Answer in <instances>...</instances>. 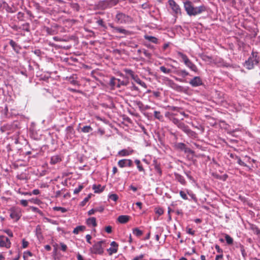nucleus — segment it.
I'll use <instances>...</instances> for the list:
<instances>
[{
  "label": "nucleus",
  "mask_w": 260,
  "mask_h": 260,
  "mask_svg": "<svg viewBox=\"0 0 260 260\" xmlns=\"http://www.w3.org/2000/svg\"><path fill=\"white\" fill-rule=\"evenodd\" d=\"M87 224L88 225L95 226L96 225V218L95 217H91L87 219Z\"/></svg>",
  "instance_id": "c85d7f7f"
},
{
  "label": "nucleus",
  "mask_w": 260,
  "mask_h": 260,
  "mask_svg": "<svg viewBox=\"0 0 260 260\" xmlns=\"http://www.w3.org/2000/svg\"><path fill=\"white\" fill-rule=\"evenodd\" d=\"M115 31L119 32L120 34H123V35H127L128 34V31L126 30V29L120 28V27H115Z\"/></svg>",
  "instance_id": "f704fd0d"
},
{
  "label": "nucleus",
  "mask_w": 260,
  "mask_h": 260,
  "mask_svg": "<svg viewBox=\"0 0 260 260\" xmlns=\"http://www.w3.org/2000/svg\"><path fill=\"white\" fill-rule=\"evenodd\" d=\"M177 55L182 59L186 67L195 73L198 72V69L197 67L188 58L186 54L178 51L177 52Z\"/></svg>",
  "instance_id": "7ed1b4c3"
},
{
  "label": "nucleus",
  "mask_w": 260,
  "mask_h": 260,
  "mask_svg": "<svg viewBox=\"0 0 260 260\" xmlns=\"http://www.w3.org/2000/svg\"><path fill=\"white\" fill-rule=\"evenodd\" d=\"M135 162L137 165V168L139 172H143L144 174L145 173V170L144 169L142 165L141 164L140 160L139 159H135Z\"/></svg>",
  "instance_id": "cd10ccee"
},
{
  "label": "nucleus",
  "mask_w": 260,
  "mask_h": 260,
  "mask_svg": "<svg viewBox=\"0 0 260 260\" xmlns=\"http://www.w3.org/2000/svg\"><path fill=\"white\" fill-rule=\"evenodd\" d=\"M36 235L39 241H42L43 240L44 237L43 236L42 233V229L41 226L38 225L36 226Z\"/></svg>",
  "instance_id": "aec40b11"
},
{
  "label": "nucleus",
  "mask_w": 260,
  "mask_h": 260,
  "mask_svg": "<svg viewBox=\"0 0 260 260\" xmlns=\"http://www.w3.org/2000/svg\"><path fill=\"white\" fill-rule=\"evenodd\" d=\"M106 244V241L102 240L95 243L91 248V251L92 253L102 254L104 252L103 244ZM104 245V247H105Z\"/></svg>",
  "instance_id": "0eeeda50"
},
{
  "label": "nucleus",
  "mask_w": 260,
  "mask_h": 260,
  "mask_svg": "<svg viewBox=\"0 0 260 260\" xmlns=\"http://www.w3.org/2000/svg\"><path fill=\"white\" fill-rule=\"evenodd\" d=\"M235 159L237 160V163L241 166H247L246 164L243 162V161H242V160L241 159V158H240L239 156H235Z\"/></svg>",
  "instance_id": "c03bdc74"
},
{
  "label": "nucleus",
  "mask_w": 260,
  "mask_h": 260,
  "mask_svg": "<svg viewBox=\"0 0 260 260\" xmlns=\"http://www.w3.org/2000/svg\"><path fill=\"white\" fill-rule=\"evenodd\" d=\"M215 63L217 64L218 67H231V66L230 63L226 62L222 58H217L215 59Z\"/></svg>",
  "instance_id": "a211bd4d"
},
{
  "label": "nucleus",
  "mask_w": 260,
  "mask_h": 260,
  "mask_svg": "<svg viewBox=\"0 0 260 260\" xmlns=\"http://www.w3.org/2000/svg\"><path fill=\"white\" fill-rule=\"evenodd\" d=\"M54 210L55 211H59L61 213H65L67 211V209L65 208L61 207H54L53 208Z\"/></svg>",
  "instance_id": "de8ad7c7"
},
{
  "label": "nucleus",
  "mask_w": 260,
  "mask_h": 260,
  "mask_svg": "<svg viewBox=\"0 0 260 260\" xmlns=\"http://www.w3.org/2000/svg\"><path fill=\"white\" fill-rule=\"evenodd\" d=\"M185 153H189V154H192V155H193L194 154V151L192 150L191 149H190L189 148H188V147H186L184 151Z\"/></svg>",
  "instance_id": "4d7b16f0"
},
{
  "label": "nucleus",
  "mask_w": 260,
  "mask_h": 260,
  "mask_svg": "<svg viewBox=\"0 0 260 260\" xmlns=\"http://www.w3.org/2000/svg\"><path fill=\"white\" fill-rule=\"evenodd\" d=\"M29 209L31 210L32 211L34 212H36L39 213L40 215L42 216L43 215V212L39 209L37 207H34V206H30L29 207Z\"/></svg>",
  "instance_id": "4c0bfd02"
},
{
  "label": "nucleus",
  "mask_w": 260,
  "mask_h": 260,
  "mask_svg": "<svg viewBox=\"0 0 260 260\" xmlns=\"http://www.w3.org/2000/svg\"><path fill=\"white\" fill-rule=\"evenodd\" d=\"M22 247L23 248H26L28 245V242L26 241L25 239H23L22 241Z\"/></svg>",
  "instance_id": "bf43d9fd"
},
{
  "label": "nucleus",
  "mask_w": 260,
  "mask_h": 260,
  "mask_svg": "<svg viewBox=\"0 0 260 260\" xmlns=\"http://www.w3.org/2000/svg\"><path fill=\"white\" fill-rule=\"evenodd\" d=\"M104 186H102L100 184H93L92 186V189L94 190V193H100L102 192L104 190Z\"/></svg>",
  "instance_id": "b1692460"
},
{
  "label": "nucleus",
  "mask_w": 260,
  "mask_h": 260,
  "mask_svg": "<svg viewBox=\"0 0 260 260\" xmlns=\"http://www.w3.org/2000/svg\"><path fill=\"white\" fill-rule=\"evenodd\" d=\"M186 232L187 234L190 235L191 236H194L196 231L194 230H192V229L186 227Z\"/></svg>",
  "instance_id": "49530a36"
},
{
  "label": "nucleus",
  "mask_w": 260,
  "mask_h": 260,
  "mask_svg": "<svg viewBox=\"0 0 260 260\" xmlns=\"http://www.w3.org/2000/svg\"><path fill=\"white\" fill-rule=\"evenodd\" d=\"M250 230L252 231L254 234L256 235H260V229L255 224H250Z\"/></svg>",
  "instance_id": "393cba45"
},
{
  "label": "nucleus",
  "mask_w": 260,
  "mask_h": 260,
  "mask_svg": "<svg viewBox=\"0 0 260 260\" xmlns=\"http://www.w3.org/2000/svg\"><path fill=\"white\" fill-rule=\"evenodd\" d=\"M172 121L174 124H175L177 127H178V125L181 123V121L180 120L176 118H173L172 119Z\"/></svg>",
  "instance_id": "5fc2aeb1"
},
{
  "label": "nucleus",
  "mask_w": 260,
  "mask_h": 260,
  "mask_svg": "<svg viewBox=\"0 0 260 260\" xmlns=\"http://www.w3.org/2000/svg\"><path fill=\"white\" fill-rule=\"evenodd\" d=\"M60 245L61 250L63 251H66L67 249V245L63 243H60Z\"/></svg>",
  "instance_id": "e2e57ef3"
},
{
  "label": "nucleus",
  "mask_w": 260,
  "mask_h": 260,
  "mask_svg": "<svg viewBox=\"0 0 260 260\" xmlns=\"http://www.w3.org/2000/svg\"><path fill=\"white\" fill-rule=\"evenodd\" d=\"M91 194H89L88 195V196L87 197H86L83 201H82L80 203V206H84L85 205V204H86V203L89 201V199L91 198Z\"/></svg>",
  "instance_id": "37998d69"
},
{
  "label": "nucleus",
  "mask_w": 260,
  "mask_h": 260,
  "mask_svg": "<svg viewBox=\"0 0 260 260\" xmlns=\"http://www.w3.org/2000/svg\"><path fill=\"white\" fill-rule=\"evenodd\" d=\"M128 83V79L127 77H122V79H118L115 77V86L117 87H121V86H125Z\"/></svg>",
  "instance_id": "ddd939ff"
},
{
  "label": "nucleus",
  "mask_w": 260,
  "mask_h": 260,
  "mask_svg": "<svg viewBox=\"0 0 260 260\" xmlns=\"http://www.w3.org/2000/svg\"><path fill=\"white\" fill-rule=\"evenodd\" d=\"M133 165V161L129 159H122L118 162V166L120 168L131 167Z\"/></svg>",
  "instance_id": "2eb2a0df"
},
{
  "label": "nucleus",
  "mask_w": 260,
  "mask_h": 260,
  "mask_svg": "<svg viewBox=\"0 0 260 260\" xmlns=\"http://www.w3.org/2000/svg\"><path fill=\"white\" fill-rule=\"evenodd\" d=\"M133 19L128 15L118 12L115 17V22L118 24H128L132 22Z\"/></svg>",
  "instance_id": "20e7f679"
},
{
  "label": "nucleus",
  "mask_w": 260,
  "mask_h": 260,
  "mask_svg": "<svg viewBox=\"0 0 260 260\" xmlns=\"http://www.w3.org/2000/svg\"><path fill=\"white\" fill-rule=\"evenodd\" d=\"M11 245V242L8 237L1 235L0 236V247L9 248Z\"/></svg>",
  "instance_id": "4468645a"
},
{
  "label": "nucleus",
  "mask_w": 260,
  "mask_h": 260,
  "mask_svg": "<svg viewBox=\"0 0 260 260\" xmlns=\"http://www.w3.org/2000/svg\"><path fill=\"white\" fill-rule=\"evenodd\" d=\"M174 176L175 180L179 182L181 184L183 185H186V181L183 176L177 173H174Z\"/></svg>",
  "instance_id": "6ab92c4d"
},
{
  "label": "nucleus",
  "mask_w": 260,
  "mask_h": 260,
  "mask_svg": "<svg viewBox=\"0 0 260 260\" xmlns=\"http://www.w3.org/2000/svg\"><path fill=\"white\" fill-rule=\"evenodd\" d=\"M32 256V253L30 251H25L23 253L24 260H28V256Z\"/></svg>",
  "instance_id": "a19ab883"
},
{
  "label": "nucleus",
  "mask_w": 260,
  "mask_h": 260,
  "mask_svg": "<svg viewBox=\"0 0 260 260\" xmlns=\"http://www.w3.org/2000/svg\"><path fill=\"white\" fill-rule=\"evenodd\" d=\"M163 80L165 82L167 85L177 91H180L182 88L181 86L177 84L172 80L168 77H164Z\"/></svg>",
  "instance_id": "9d476101"
},
{
  "label": "nucleus",
  "mask_w": 260,
  "mask_h": 260,
  "mask_svg": "<svg viewBox=\"0 0 260 260\" xmlns=\"http://www.w3.org/2000/svg\"><path fill=\"white\" fill-rule=\"evenodd\" d=\"M92 131V127L89 125H86L81 128V132L84 133H90Z\"/></svg>",
  "instance_id": "473e14b6"
},
{
  "label": "nucleus",
  "mask_w": 260,
  "mask_h": 260,
  "mask_svg": "<svg viewBox=\"0 0 260 260\" xmlns=\"http://www.w3.org/2000/svg\"><path fill=\"white\" fill-rule=\"evenodd\" d=\"M239 247L243 259L246 260L247 254L244 246L242 244H239Z\"/></svg>",
  "instance_id": "a878e982"
},
{
  "label": "nucleus",
  "mask_w": 260,
  "mask_h": 260,
  "mask_svg": "<svg viewBox=\"0 0 260 260\" xmlns=\"http://www.w3.org/2000/svg\"><path fill=\"white\" fill-rule=\"evenodd\" d=\"M188 83L192 87H198L203 84L202 80L199 76L194 77Z\"/></svg>",
  "instance_id": "dca6fc26"
},
{
  "label": "nucleus",
  "mask_w": 260,
  "mask_h": 260,
  "mask_svg": "<svg viewBox=\"0 0 260 260\" xmlns=\"http://www.w3.org/2000/svg\"><path fill=\"white\" fill-rule=\"evenodd\" d=\"M160 70L165 74H169L171 72V70L166 68L164 66H161L159 68Z\"/></svg>",
  "instance_id": "ea45409f"
},
{
  "label": "nucleus",
  "mask_w": 260,
  "mask_h": 260,
  "mask_svg": "<svg viewBox=\"0 0 260 260\" xmlns=\"http://www.w3.org/2000/svg\"><path fill=\"white\" fill-rule=\"evenodd\" d=\"M215 249L216 250V251L219 253V254H222L223 253V250L220 248V246L218 245H216L215 246Z\"/></svg>",
  "instance_id": "13d9d810"
},
{
  "label": "nucleus",
  "mask_w": 260,
  "mask_h": 260,
  "mask_svg": "<svg viewBox=\"0 0 260 260\" xmlns=\"http://www.w3.org/2000/svg\"><path fill=\"white\" fill-rule=\"evenodd\" d=\"M105 231L107 233H111L112 232V227L111 226H107L105 228Z\"/></svg>",
  "instance_id": "774afa93"
},
{
  "label": "nucleus",
  "mask_w": 260,
  "mask_h": 260,
  "mask_svg": "<svg viewBox=\"0 0 260 260\" xmlns=\"http://www.w3.org/2000/svg\"><path fill=\"white\" fill-rule=\"evenodd\" d=\"M175 147L177 149L184 151L186 147V146L184 143L180 142L175 144Z\"/></svg>",
  "instance_id": "bb28decb"
},
{
  "label": "nucleus",
  "mask_w": 260,
  "mask_h": 260,
  "mask_svg": "<svg viewBox=\"0 0 260 260\" xmlns=\"http://www.w3.org/2000/svg\"><path fill=\"white\" fill-rule=\"evenodd\" d=\"M18 193H19L20 194L24 195V196H26V195L31 196L32 195V193H31L30 192H22V191H21L20 190H19L18 191Z\"/></svg>",
  "instance_id": "680f3d73"
},
{
  "label": "nucleus",
  "mask_w": 260,
  "mask_h": 260,
  "mask_svg": "<svg viewBox=\"0 0 260 260\" xmlns=\"http://www.w3.org/2000/svg\"><path fill=\"white\" fill-rule=\"evenodd\" d=\"M259 61V57L258 55V52L253 50L252 51L251 55L246 60L244 66L248 70H252L254 68L255 65L257 64Z\"/></svg>",
  "instance_id": "f03ea898"
},
{
  "label": "nucleus",
  "mask_w": 260,
  "mask_h": 260,
  "mask_svg": "<svg viewBox=\"0 0 260 260\" xmlns=\"http://www.w3.org/2000/svg\"><path fill=\"white\" fill-rule=\"evenodd\" d=\"M184 174L186 175L187 177L192 182H194L195 180L190 175L191 172L189 171H184Z\"/></svg>",
  "instance_id": "58836bf2"
},
{
  "label": "nucleus",
  "mask_w": 260,
  "mask_h": 260,
  "mask_svg": "<svg viewBox=\"0 0 260 260\" xmlns=\"http://www.w3.org/2000/svg\"><path fill=\"white\" fill-rule=\"evenodd\" d=\"M94 209L95 212H102L104 211V207L102 206H100L99 207L95 208Z\"/></svg>",
  "instance_id": "69168bd1"
},
{
  "label": "nucleus",
  "mask_w": 260,
  "mask_h": 260,
  "mask_svg": "<svg viewBox=\"0 0 260 260\" xmlns=\"http://www.w3.org/2000/svg\"><path fill=\"white\" fill-rule=\"evenodd\" d=\"M22 29L26 31H29V24L25 23L22 25Z\"/></svg>",
  "instance_id": "8fccbe9b"
},
{
  "label": "nucleus",
  "mask_w": 260,
  "mask_h": 260,
  "mask_svg": "<svg viewBox=\"0 0 260 260\" xmlns=\"http://www.w3.org/2000/svg\"><path fill=\"white\" fill-rule=\"evenodd\" d=\"M129 219V216L128 215H120L118 218L117 221L120 223H126Z\"/></svg>",
  "instance_id": "5701e85b"
},
{
  "label": "nucleus",
  "mask_w": 260,
  "mask_h": 260,
  "mask_svg": "<svg viewBox=\"0 0 260 260\" xmlns=\"http://www.w3.org/2000/svg\"><path fill=\"white\" fill-rule=\"evenodd\" d=\"M225 240L227 244L232 245L233 243L234 240L229 235L225 234L224 235Z\"/></svg>",
  "instance_id": "2f4dec72"
},
{
  "label": "nucleus",
  "mask_w": 260,
  "mask_h": 260,
  "mask_svg": "<svg viewBox=\"0 0 260 260\" xmlns=\"http://www.w3.org/2000/svg\"><path fill=\"white\" fill-rule=\"evenodd\" d=\"M144 38L145 40L148 41L149 42H150L151 43H154L155 44H157L159 43L158 39L155 37L145 35L144 36Z\"/></svg>",
  "instance_id": "4be33fe9"
},
{
  "label": "nucleus",
  "mask_w": 260,
  "mask_h": 260,
  "mask_svg": "<svg viewBox=\"0 0 260 260\" xmlns=\"http://www.w3.org/2000/svg\"><path fill=\"white\" fill-rule=\"evenodd\" d=\"M68 80L73 85H75L78 84V81L74 79L73 76L70 77Z\"/></svg>",
  "instance_id": "3c124183"
},
{
  "label": "nucleus",
  "mask_w": 260,
  "mask_h": 260,
  "mask_svg": "<svg viewBox=\"0 0 260 260\" xmlns=\"http://www.w3.org/2000/svg\"><path fill=\"white\" fill-rule=\"evenodd\" d=\"M43 220L45 222H48L51 223L52 224H55V225L57 224V221L52 220V219L48 218L47 217H44Z\"/></svg>",
  "instance_id": "a18cd8bd"
},
{
  "label": "nucleus",
  "mask_w": 260,
  "mask_h": 260,
  "mask_svg": "<svg viewBox=\"0 0 260 260\" xmlns=\"http://www.w3.org/2000/svg\"><path fill=\"white\" fill-rule=\"evenodd\" d=\"M133 234L137 237H140L143 234V232L138 228H135L133 230Z\"/></svg>",
  "instance_id": "c9c22d12"
},
{
  "label": "nucleus",
  "mask_w": 260,
  "mask_h": 260,
  "mask_svg": "<svg viewBox=\"0 0 260 260\" xmlns=\"http://www.w3.org/2000/svg\"><path fill=\"white\" fill-rule=\"evenodd\" d=\"M154 170L155 173L159 176L162 175V171L159 164H155L154 166Z\"/></svg>",
  "instance_id": "72a5a7b5"
},
{
  "label": "nucleus",
  "mask_w": 260,
  "mask_h": 260,
  "mask_svg": "<svg viewBox=\"0 0 260 260\" xmlns=\"http://www.w3.org/2000/svg\"><path fill=\"white\" fill-rule=\"evenodd\" d=\"M154 116L156 119H158L161 121H163L164 120V116L160 114L159 111H154Z\"/></svg>",
  "instance_id": "c756f323"
},
{
  "label": "nucleus",
  "mask_w": 260,
  "mask_h": 260,
  "mask_svg": "<svg viewBox=\"0 0 260 260\" xmlns=\"http://www.w3.org/2000/svg\"><path fill=\"white\" fill-rule=\"evenodd\" d=\"M173 72L177 75L182 77V78H180L176 76H172L176 81L180 82H187L184 78L188 76H190L189 73L185 69H177L173 71Z\"/></svg>",
  "instance_id": "39448f33"
},
{
  "label": "nucleus",
  "mask_w": 260,
  "mask_h": 260,
  "mask_svg": "<svg viewBox=\"0 0 260 260\" xmlns=\"http://www.w3.org/2000/svg\"><path fill=\"white\" fill-rule=\"evenodd\" d=\"M20 202L21 205L24 207H26L28 205V201L26 200H21Z\"/></svg>",
  "instance_id": "052dcab7"
},
{
  "label": "nucleus",
  "mask_w": 260,
  "mask_h": 260,
  "mask_svg": "<svg viewBox=\"0 0 260 260\" xmlns=\"http://www.w3.org/2000/svg\"><path fill=\"white\" fill-rule=\"evenodd\" d=\"M135 104L138 106V107L139 108V109L141 111V112L142 113H143L144 115L146 117H148L149 113H147V112H144V111L145 110H146L152 109L151 108V107L148 106V105H144L140 101H136L135 102Z\"/></svg>",
  "instance_id": "9b49d317"
},
{
  "label": "nucleus",
  "mask_w": 260,
  "mask_h": 260,
  "mask_svg": "<svg viewBox=\"0 0 260 260\" xmlns=\"http://www.w3.org/2000/svg\"><path fill=\"white\" fill-rule=\"evenodd\" d=\"M107 252L109 255H112V254L114 253V247H110L107 249Z\"/></svg>",
  "instance_id": "0e129e2a"
},
{
  "label": "nucleus",
  "mask_w": 260,
  "mask_h": 260,
  "mask_svg": "<svg viewBox=\"0 0 260 260\" xmlns=\"http://www.w3.org/2000/svg\"><path fill=\"white\" fill-rule=\"evenodd\" d=\"M187 193L195 203H197L198 199L196 194L192 191L187 190Z\"/></svg>",
  "instance_id": "7c9ffc66"
},
{
  "label": "nucleus",
  "mask_w": 260,
  "mask_h": 260,
  "mask_svg": "<svg viewBox=\"0 0 260 260\" xmlns=\"http://www.w3.org/2000/svg\"><path fill=\"white\" fill-rule=\"evenodd\" d=\"M11 218L15 221H18L22 216V210L20 207H12L10 210Z\"/></svg>",
  "instance_id": "6e6552de"
},
{
  "label": "nucleus",
  "mask_w": 260,
  "mask_h": 260,
  "mask_svg": "<svg viewBox=\"0 0 260 260\" xmlns=\"http://www.w3.org/2000/svg\"><path fill=\"white\" fill-rule=\"evenodd\" d=\"M168 3L173 12L172 14L176 19L178 15L181 14V8L174 0H169Z\"/></svg>",
  "instance_id": "423d86ee"
},
{
  "label": "nucleus",
  "mask_w": 260,
  "mask_h": 260,
  "mask_svg": "<svg viewBox=\"0 0 260 260\" xmlns=\"http://www.w3.org/2000/svg\"><path fill=\"white\" fill-rule=\"evenodd\" d=\"M17 18L20 21H23V19L24 17V14L22 12H19L17 13Z\"/></svg>",
  "instance_id": "603ef678"
},
{
  "label": "nucleus",
  "mask_w": 260,
  "mask_h": 260,
  "mask_svg": "<svg viewBox=\"0 0 260 260\" xmlns=\"http://www.w3.org/2000/svg\"><path fill=\"white\" fill-rule=\"evenodd\" d=\"M144 256V255L143 254H141L137 256H136L134 257L132 260H140L142 258H143Z\"/></svg>",
  "instance_id": "338daca9"
},
{
  "label": "nucleus",
  "mask_w": 260,
  "mask_h": 260,
  "mask_svg": "<svg viewBox=\"0 0 260 260\" xmlns=\"http://www.w3.org/2000/svg\"><path fill=\"white\" fill-rule=\"evenodd\" d=\"M85 229V226H78L76 228L74 229L73 231V233L75 234H78L79 232L82 231Z\"/></svg>",
  "instance_id": "e433bc0d"
},
{
  "label": "nucleus",
  "mask_w": 260,
  "mask_h": 260,
  "mask_svg": "<svg viewBox=\"0 0 260 260\" xmlns=\"http://www.w3.org/2000/svg\"><path fill=\"white\" fill-rule=\"evenodd\" d=\"M62 160L61 157L59 155H55L52 156L50 159V164L51 165H55Z\"/></svg>",
  "instance_id": "412c9836"
},
{
  "label": "nucleus",
  "mask_w": 260,
  "mask_h": 260,
  "mask_svg": "<svg viewBox=\"0 0 260 260\" xmlns=\"http://www.w3.org/2000/svg\"><path fill=\"white\" fill-rule=\"evenodd\" d=\"M178 127L181 129L189 137L191 138H196L197 137V133L190 129L189 126L184 123L181 122Z\"/></svg>",
  "instance_id": "1a4fd4ad"
},
{
  "label": "nucleus",
  "mask_w": 260,
  "mask_h": 260,
  "mask_svg": "<svg viewBox=\"0 0 260 260\" xmlns=\"http://www.w3.org/2000/svg\"><path fill=\"white\" fill-rule=\"evenodd\" d=\"M155 212L159 216L161 215L164 214V211L162 208H156L155 209Z\"/></svg>",
  "instance_id": "09e8293b"
},
{
  "label": "nucleus",
  "mask_w": 260,
  "mask_h": 260,
  "mask_svg": "<svg viewBox=\"0 0 260 260\" xmlns=\"http://www.w3.org/2000/svg\"><path fill=\"white\" fill-rule=\"evenodd\" d=\"M126 72L131 76L132 78L138 84L140 85L142 87H144L145 88H147V85L146 83L142 81L137 75H136L134 74L132 70H126Z\"/></svg>",
  "instance_id": "f8f14e48"
},
{
  "label": "nucleus",
  "mask_w": 260,
  "mask_h": 260,
  "mask_svg": "<svg viewBox=\"0 0 260 260\" xmlns=\"http://www.w3.org/2000/svg\"><path fill=\"white\" fill-rule=\"evenodd\" d=\"M83 186L82 185H80L78 187L76 188L74 190V194L78 193L81 190L83 189Z\"/></svg>",
  "instance_id": "864d4df0"
},
{
  "label": "nucleus",
  "mask_w": 260,
  "mask_h": 260,
  "mask_svg": "<svg viewBox=\"0 0 260 260\" xmlns=\"http://www.w3.org/2000/svg\"><path fill=\"white\" fill-rule=\"evenodd\" d=\"M187 192L186 193L184 191L180 190L179 191V194H180V197L182 198V199H183V200H189L187 196Z\"/></svg>",
  "instance_id": "79ce46f5"
},
{
  "label": "nucleus",
  "mask_w": 260,
  "mask_h": 260,
  "mask_svg": "<svg viewBox=\"0 0 260 260\" xmlns=\"http://www.w3.org/2000/svg\"><path fill=\"white\" fill-rule=\"evenodd\" d=\"M183 4L185 10L187 14L190 16H196L207 11V7L205 5H202L199 7H195L189 1L184 2Z\"/></svg>",
  "instance_id": "f257e3e1"
},
{
  "label": "nucleus",
  "mask_w": 260,
  "mask_h": 260,
  "mask_svg": "<svg viewBox=\"0 0 260 260\" xmlns=\"http://www.w3.org/2000/svg\"><path fill=\"white\" fill-rule=\"evenodd\" d=\"M134 150L131 149V148H128L127 149H123L120 150L117 154V156L120 157H124L129 156L132 154L134 153Z\"/></svg>",
  "instance_id": "f3484780"
},
{
  "label": "nucleus",
  "mask_w": 260,
  "mask_h": 260,
  "mask_svg": "<svg viewBox=\"0 0 260 260\" xmlns=\"http://www.w3.org/2000/svg\"><path fill=\"white\" fill-rule=\"evenodd\" d=\"M142 52L145 57H147L148 58H151V54L148 50L144 49Z\"/></svg>",
  "instance_id": "6e6d98bb"
}]
</instances>
